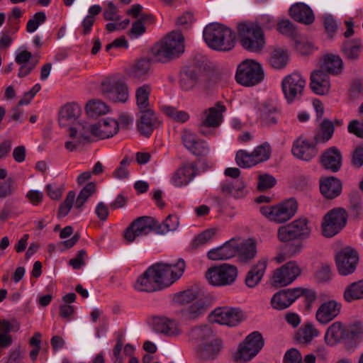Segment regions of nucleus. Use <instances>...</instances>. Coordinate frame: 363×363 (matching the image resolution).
I'll list each match as a JSON object with an SVG mask.
<instances>
[{
  "label": "nucleus",
  "mask_w": 363,
  "mask_h": 363,
  "mask_svg": "<svg viewBox=\"0 0 363 363\" xmlns=\"http://www.w3.org/2000/svg\"><path fill=\"white\" fill-rule=\"evenodd\" d=\"M203 34L205 42L213 50L228 52L235 45L233 31L224 25L211 23L206 26Z\"/></svg>",
  "instance_id": "nucleus-1"
},
{
  "label": "nucleus",
  "mask_w": 363,
  "mask_h": 363,
  "mask_svg": "<svg viewBox=\"0 0 363 363\" xmlns=\"http://www.w3.org/2000/svg\"><path fill=\"white\" fill-rule=\"evenodd\" d=\"M241 46L250 52H260L265 45L264 31L257 22L242 21L237 25Z\"/></svg>",
  "instance_id": "nucleus-2"
},
{
  "label": "nucleus",
  "mask_w": 363,
  "mask_h": 363,
  "mask_svg": "<svg viewBox=\"0 0 363 363\" xmlns=\"http://www.w3.org/2000/svg\"><path fill=\"white\" fill-rule=\"evenodd\" d=\"M184 36L180 31H172L153 48V54L160 62H167L184 51Z\"/></svg>",
  "instance_id": "nucleus-3"
},
{
  "label": "nucleus",
  "mask_w": 363,
  "mask_h": 363,
  "mask_svg": "<svg viewBox=\"0 0 363 363\" xmlns=\"http://www.w3.org/2000/svg\"><path fill=\"white\" fill-rule=\"evenodd\" d=\"M185 267L184 261L180 259L174 264L157 263L150 267L153 268L155 278L161 289L170 286L177 280L182 275Z\"/></svg>",
  "instance_id": "nucleus-4"
},
{
  "label": "nucleus",
  "mask_w": 363,
  "mask_h": 363,
  "mask_svg": "<svg viewBox=\"0 0 363 363\" xmlns=\"http://www.w3.org/2000/svg\"><path fill=\"white\" fill-rule=\"evenodd\" d=\"M264 345V340L259 332H253L242 342L233 356L237 363H245L255 357Z\"/></svg>",
  "instance_id": "nucleus-5"
},
{
  "label": "nucleus",
  "mask_w": 363,
  "mask_h": 363,
  "mask_svg": "<svg viewBox=\"0 0 363 363\" xmlns=\"http://www.w3.org/2000/svg\"><path fill=\"white\" fill-rule=\"evenodd\" d=\"M264 71L259 63L252 60H245L237 69L236 81L245 86H252L264 79Z\"/></svg>",
  "instance_id": "nucleus-6"
},
{
  "label": "nucleus",
  "mask_w": 363,
  "mask_h": 363,
  "mask_svg": "<svg viewBox=\"0 0 363 363\" xmlns=\"http://www.w3.org/2000/svg\"><path fill=\"white\" fill-rule=\"evenodd\" d=\"M297 208L296 201L291 199L279 205L262 207L261 212L269 220L282 223L288 221L294 216Z\"/></svg>",
  "instance_id": "nucleus-7"
},
{
  "label": "nucleus",
  "mask_w": 363,
  "mask_h": 363,
  "mask_svg": "<svg viewBox=\"0 0 363 363\" xmlns=\"http://www.w3.org/2000/svg\"><path fill=\"white\" fill-rule=\"evenodd\" d=\"M238 275L235 266L229 264H222L210 267L206 277L214 286H225L234 282Z\"/></svg>",
  "instance_id": "nucleus-8"
},
{
  "label": "nucleus",
  "mask_w": 363,
  "mask_h": 363,
  "mask_svg": "<svg viewBox=\"0 0 363 363\" xmlns=\"http://www.w3.org/2000/svg\"><path fill=\"white\" fill-rule=\"evenodd\" d=\"M270 153L269 145L264 143L257 147L252 152L243 150L238 151L235 160L240 167L243 168L250 167L267 160L270 157Z\"/></svg>",
  "instance_id": "nucleus-9"
},
{
  "label": "nucleus",
  "mask_w": 363,
  "mask_h": 363,
  "mask_svg": "<svg viewBox=\"0 0 363 363\" xmlns=\"http://www.w3.org/2000/svg\"><path fill=\"white\" fill-rule=\"evenodd\" d=\"M347 213L342 208H334L324 217L322 223L323 234L325 237H333L338 233L347 223Z\"/></svg>",
  "instance_id": "nucleus-10"
},
{
  "label": "nucleus",
  "mask_w": 363,
  "mask_h": 363,
  "mask_svg": "<svg viewBox=\"0 0 363 363\" xmlns=\"http://www.w3.org/2000/svg\"><path fill=\"white\" fill-rule=\"evenodd\" d=\"M102 95L113 102L125 103L129 97L128 87L121 80L107 79L100 86Z\"/></svg>",
  "instance_id": "nucleus-11"
},
{
  "label": "nucleus",
  "mask_w": 363,
  "mask_h": 363,
  "mask_svg": "<svg viewBox=\"0 0 363 363\" xmlns=\"http://www.w3.org/2000/svg\"><path fill=\"white\" fill-rule=\"evenodd\" d=\"M157 233V220L150 216L136 218L125 230L124 238L128 242H133L137 237L146 235L151 231Z\"/></svg>",
  "instance_id": "nucleus-12"
},
{
  "label": "nucleus",
  "mask_w": 363,
  "mask_h": 363,
  "mask_svg": "<svg viewBox=\"0 0 363 363\" xmlns=\"http://www.w3.org/2000/svg\"><path fill=\"white\" fill-rule=\"evenodd\" d=\"M306 86V81L297 72L286 76L282 81L281 87L288 102L300 98Z\"/></svg>",
  "instance_id": "nucleus-13"
},
{
  "label": "nucleus",
  "mask_w": 363,
  "mask_h": 363,
  "mask_svg": "<svg viewBox=\"0 0 363 363\" xmlns=\"http://www.w3.org/2000/svg\"><path fill=\"white\" fill-rule=\"evenodd\" d=\"M301 273L296 262L290 261L276 269L272 276L273 284L284 286L292 283Z\"/></svg>",
  "instance_id": "nucleus-14"
},
{
  "label": "nucleus",
  "mask_w": 363,
  "mask_h": 363,
  "mask_svg": "<svg viewBox=\"0 0 363 363\" xmlns=\"http://www.w3.org/2000/svg\"><path fill=\"white\" fill-rule=\"evenodd\" d=\"M359 257L356 251L345 248L335 257L337 270L341 275H348L354 272Z\"/></svg>",
  "instance_id": "nucleus-15"
},
{
  "label": "nucleus",
  "mask_w": 363,
  "mask_h": 363,
  "mask_svg": "<svg viewBox=\"0 0 363 363\" xmlns=\"http://www.w3.org/2000/svg\"><path fill=\"white\" fill-rule=\"evenodd\" d=\"M212 316L216 323L228 326H235L243 319L242 312L238 308H219Z\"/></svg>",
  "instance_id": "nucleus-16"
},
{
  "label": "nucleus",
  "mask_w": 363,
  "mask_h": 363,
  "mask_svg": "<svg viewBox=\"0 0 363 363\" xmlns=\"http://www.w3.org/2000/svg\"><path fill=\"white\" fill-rule=\"evenodd\" d=\"M118 122L112 118L102 119L90 126L91 134L100 139L111 138L118 133Z\"/></svg>",
  "instance_id": "nucleus-17"
},
{
  "label": "nucleus",
  "mask_w": 363,
  "mask_h": 363,
  "mask_svg": "<svg viewBox=\"0 0 363 363\" xmlns=\"http://www.w3.org/2000/svg\"><path fill=\"white\" fill-rule=\"evenodd\" d=\"M341 307V303L335 300L323 303L316 311V320L323 325L328 324L340 314Z\"/></svg>",
  "instance_id": "nucleus-18"
},
{
  "label": "nucleus",
  "mask_w": 363,
  "mask_h": 363,
  "mask_svg": "<svg viewBox=\"0 0 363 363\" xmlns=\"http://www.w3.org/2000/svg\"><path fill=\"white\" fill-rule=\"evenodd\" d=\"M225 110V107L222 103L217 102L214 106L205 110L201 124L208 128L218 127L223 121V113Z\"/></svg>",
  "instance_id": "nucleus-19"
},
{
  "label": "nucleus",
  "mask_w": 363,
  "mask_h": 363,
  "mask_svg": "<svg viewBox=\"0 0 363 363\" xmlns=\"http://www.w3.org/2000/svg\"><path fill=\"white\" fill-rule=\"evenodd\" d=\"M342 154L335 147L327 149L320 156V162L323 167L331 171L337 172L342 166Z\"/></svg>",
  "instance_id": "nucleus-20"
},
{
  "label": "nucleus",
  "mask_w": 363,
  "mask_h": 363,
  "mask_svg": "<svg viewBox=\"0 0 363 363\" xmlns=\"http://www.w3.org/2000/svg\"><path fill=\"white\" fill-rule=\"evenodd\" d=\"M311 88L317 94H327L330 90L328 74L320 68L315 70L311 75Z\"/></svg>",
  "instance_id": "nucleus-21"
},
{
  "label": "nucleus",
  "mask_w": 363,
  "mask_h": 363,
  "mask_svg": "<svg viewBox=\"0 0 363 363\" xmlns=\"http://www.w3.org/2000/svg\"><path fill=\"white\" fill-rule=\"evenodd\" d=\"M238 252V242L232 239L222 246L212 249L208 252V257L211 260L228 259L234 257Z\"/></svg>",
  "instance_id": "nucleus-22"
},
{
  "label": "nucleus",
  "mask_w": 363,
  "mask_h": 363,
  "mask_svg": "<svg viewBox=\"0 0 363 363\" xmlns=\"http://www.w3.org/2000/svg\"><path fill=\"white\" fill-rule=\"evenodd\" d=\"M345 340H348L347 328L340 321L330 325L326 330L325 340L328 345H335Z\"/></svg>",
  "instance_id": "nucleus-23"
},
{
  "label": "nucleus",
  "mask_w": 363,
  "mask_h": 363,
  "mask_svg": "<svg viewBox=\"0 0 363 363\" xmlns=\"http://www.w3.org/2000/svg\"><path fill=\"white\" fill-rule=\"evenodd\" d=\"M289 15L297 22L306 25L313 23L315 19L313 11L303 3H296L292 5L289 9Z\"/></svg>",
  "instance_id": "nucleus-24"
},
{
  "label": "nucleus",
  "mask_w": 363,
  "mask_h": 363,
  "mask_svg": "<svg viewBox=\"0 0 363 363\" xmlns=\"http://www.w3.org/2000/svg\"><path fill=\"white\" fill-rule=\"evenodd\" d=\"M315 145L309 143L306 140L298 138L294 143L292 153L301 160L308 161L317 154Z\"/></svg>",
  "instance_id": "nucleus-25"
},
{
  "label": "nucleus",
  "mask_w": 363,
  "mask_h": 363,
  "mask_svg": "<svg viewBox=\"0 0 363 363\" xmlns=\"http://www.w3.org/2000/svg\"><path fill=\"white\" fill-rule=\"evenodd\" d=\"M298 291L294 288L277 293L272 298V306L279 310L286 308L298 297Z\"/></svg>",
  "instance_id": "nucleus-26"
},
{
  "label": "nucleus",
  "mask_w": 363,
  "mask_h": 363,
  "mask_svg": "<svg viewBox=\"0 0 363 363\" xmlns=\"http://www.w3.org/2000/svg\"><path fill=\"white\" fill-rule=\"evenodd\" d=\"M198 169L196 165L187 163L177 170L172 177V181L177 186L186 185L196 175Z\"/></svg>",
  "instance_id": "nucleus-27"
},
{
  "label": "nucleus",
  "mask_w": 363,
  "mask_h": 363,
  "mask_svg": "<svg viewBox=\"0 0 363 363\" xmlns=\"http://www.w3.org/2000/svg\"><path fill=\"white\" fill-rule=\"evenodd\" d=\"M203 77L200 67H193L182 72L180 74L179 84L182 89L190 90Z\"/></svg>",
  "instance_id": "nucleus-28"
},
{
  "label": "nucleus",
  "mask_w": 363,
  "mask_h": 363,
  "mask_svg": "<svg viewBox=\"0 0 363 363\" xmlns=\"http://www.w3.org/2000/svg\"><path fill=\"white\" fill-rule=\"evenodd\" d=\"M320 190L325 198L333 199L341 193V182L334 177L325 178L320 180Z\"/></svg>",
  "instance_id": "nucleus-29"
},
{
  "label": "nucleus",
  "mask_w": 363,
  "mask_h": 363,
  "mask_svg": "<svg viewBox=\"0 0 363 363\" xmlns=\"http://www.w3.org/2000/svg\"><path fill=\"white\" fill-rule=\"evenodd\" d=\"M153 268L150 267L141 275L135 284L136 289L140 291L152 292L160 290V285L155 278Z\"/></svg>",
  "instance_id": "nucleus-30"
},
{
  "label": "nucleus",
  "mask_w": 363,
  "mask_h": 363,
  "mask_svg": "<svg viewBox=\"0 0 363 363\" xmlns=\"http://www.w3.org/2000/svg\"><path fill=\"white\" fill-rule=\"evenodd\" d=\"M81 108L76 103H69L61 108L59 123L61 126H67L74 123L81 114Z\"/></svg>",
  "instance_id": "nucleus-31"
},
{
  "label": "nucleus",
  "mask_w": 363,
  "mask_h": 363,
  "mask_svg": "<svg viewBox=\"0 0 363 363\" xmlns=\"http://www.w3.org/2000/svg\"><path fill=\"white\" fill-rule=\"evenodd\" d=\"M267 267V261L260 260L253 265L247 272L245 278V284L249 287H255L262 279Z\"/></svg>",
  "instance_id": "nucleus-32"
},
{
  "label": "nucleus",
  "mask_w": 363,
  "mask_h": 363,
  "mask_svg": "<svg viewBox=\"0 0 363 363\" xmlns=\"http://www.w3.org/2000/svg\"><path fill=\"white\" fill-rule=\"evenodd\" d=\"M318 335L319 331L315 328L314 325L307 323L297 330L295 334V340L300 344L307 345Z\"/></svg>",
  "instance_id": "nucleus-33"
},
{
  "label": "nucleus",
  "mask_w": 363,
  "mask_h": 363,
  "mask_svg": "<svg viewBox=\"0 0 363 363\" xmlns=\"http://www.w3.org/2000/svg\"><path fill=\"white\" fill-rule=\"evenodd\" d=\"M257 253L256 242L253 239H248L243 242L238 243V254L241 262H246L252 259Z\"/></svg>",
  "instance_id": "nucleus-34"
},
{
  "label": "nucleus",
  "mask_w": 363,
  "mask_h": 363,
  "mask_svg": "<svg viewBox=\"0 0 363 363\" xmlns=\"http://www.w3.org/2000/svg\"><path fill=\"white\" fill-rule=\"evenodd\" d=\"M343 67V62L341 58L333 54L326 55L323 62L320 65V68L328 74H337L341 72Z\"/></svg>",
  "instance_id": "nucleus-35"
},
{
  "label": "nucleus",
  "mask_w": 363,
  "mask_h": 363,
  "mask_svg": "<svg viewBox=\"0 0 363 363\" xmlns=\"http://www.w3.org/2000/svg\"><path fill=\"white\" fill-rule=\"evenodd\" d=\"M155 327L157 331L168 336H175L180 333L177 323L167 318H157L155 319Z\"/></svg>",
  "instance_id": "nucleus-36"
},
{
  "label": "nucleus",
  "mask_w": 363,
  "mask_h": 363,
  "mask_svg": "<svg viewBox=\"0 0 363 363\" xmlns=\"http://www.w3.org/2000/svg\"><path fill=\"white\" fill-rule=\"evenodd\" d=\"M220 340H213L207 343H203L197 351L198 356L203 360L214 359L220 350Z\"/></svg>",
  "instance_id": "nucleus-37"
},
{
  "label": "nucleus",
  "mask_w": 363,
  "mask_h": 363,
  "mask_svg": "<svg viewBox=\"0 0 363 363\" xmlns=\"http://www.w3.org/2000/svg\"><path fill=\"white\" fill-rule=\"evenodd\" d=\"M140 112L142 116L138 125V129L142 135L149 136L155 126L154 112L151 109Z\"/></svg>",
  "instance_id": "nucleus-38"
},
{
  "label": "nucleus",
  "mask_w": 363,
  "mask_h": 363,
  "mask_svg": "<svg viewBox=\"0 0 363 363\" xmlns=\"http://www.w3.org/2000/svg\"><path fill=\"white\" fill-rule=\"evenodd\" d=\"M189 335L192 339L201 341L202 344L218 340L217 339H214L213 329L211 325H208L192 328Z\"/></svg>",
  "instance_id": "nucleus-39"
},
{
  "label": "nucleus",
  "mask_w": 363,
  "mask_h": 363,
  "mask_svg": "<svg viewBox=\"0 0 363 363\" xmlns=\"http://www.w3.org/2000/svg\"><path fill=\"white\" fill-rule=\"evenodd\" d=\"M151 92V86L145 84L138 86L135 90L136 104L140 111L150 108L149 96Z\"/></svg>",
  "instance_id": "nucleus-40"
},
{
  "label": "nucleus",
  "mask_w": 363,
  "mask_h": 363,
  "mask_svg": "<svg viewBox=\"0 0 363 363\" xmlns=\"http://www.w3.org/2000/svg\"><path fill=\"white\" fill-rule=\"evenodd\" d=\"M150 62L148 60H138L128 70V75L133 79H144L149 73Z\"/></svg>",
  "instance_id": "nucleus-41"
},
{
  "label": "nucleus",
  "mask_w": 363,
  "mask_h": 363,
  "mask_svg": "<svg viewBox=\"0 0 363 363\" xmlns=\"http://www.w3.org/2000/svg\"><path fill=\"white\" fill-rule=\"evenodd\" d=\"M334 125L332 121L324 119L320 125L319 131L314 136L315 144L324 143L328 141L334 133Z\"/></svg>",
  "instance_id": "nucleus-42"
},
{
  "label": "nucleus",
  "mask_w": 363,
  "mask_h": 363,
  "mask_svg": "<svg viewBox=\"0 0 363 363\" xmlns=\"http://www.w3.org/2000/svg\"><path fill=\"white\" fill-rule=\"evenodd\" d=\"M344 299L347 302L363 298V279L353 282L348 285L343 294Z\"/></svg>",
  "instance_id": "nucleus-43"
},
{
  "label": "nucleus",
  "mask_w": 363,
  "mask_h": 363,
  "mask_svg": "<svg viewBox=\"0 0 363 363\" xmlns=\"http://www.w3.org/2000/svg\"><path fill=\"white\" fill-rule=\"evenodd\" d=\"M86 114L91 118H96L109 111L108 106L101 100H90L86 105Z\"/></svg>",
  "instance_id": "nucleus-44"
},
{
  "label": "nucleus",
  "mask_w": 363,
  "mask_h": 363,
  "mask_svg": "<svg viewBox=\"0 0 363 363\" xmlns=\"http://www.w3.org/2000/svg\"><path fill=\"white\" fill-rule=\"evenodd\" d=\"M289 55L287 51L282 48H275L272 52L269 63L272 67L276 69L284 67L288 62Z\"/></svg>",
  "instance_id": "nucleus-45"
},
{
  "label": "nucleus",
  "mask_w": 363,
  "mask_h": 363,
  "mask_svg": "<svg viewBox=\"0 0 363 363\" xmlns=\"http://www.w3.org/2000/svg\"><path fill=\"white\" fill-rule=\"evenodd\" d=\"M361 48V43L359 40H347L342 45V51L348 59L356 60L359 55Z\"/></svg>",
  "instance_id": "nucleus-46"
},
{
  "label": "nucleus",
  "mask_w": 363,
  "mask_h": 363,
  "mask_svg": "<svg viewBox=\"0 0 363 363\" xmlns=\"http://www.w3.org/2000/svg\"><path fill=\"white\" fill-rule=\"evenodd\" d=\"M290 225L298 238V240H304L310 236L311 229L308 226V220L306 218L295 220L290 223Z\"/></svg>",
  "instance_id": "nucleus-47"
},
{
  "label": "nucleus",
  "mask_w": 363,
  "mask_h": 363,
  "mask_svg": "<svg viewBox=\"0 0 363 363\" xmlns=\"http://www.w3.org/2000/svg\"><path fill=\"white\" fill-rule=\"evenodd\" d=\"M277 30L282 35L294 40L298 38V33L294 24L289 19H281L277 23Z\"/></svg>",
  "instance_id": "nucleus-48"
},
{
  "label": "nucleus",
  "mask_w": 363,
  "mask_h": 363,
  "mask_svg": "<svg viewBox=\"0 0 363 363\" xmlns=\"http://www.w3.org/2000/svg\"><path fill=\"white\" fill-rule=\"evenodd\" d=\"M245 185L242 182L238 184L233 183H223L220 186L221 191L226 196H233L235 199L241 198L243 196V189Z\"/></svg>",
  "instance_id": "nucleus-49"
},
{
  "label": "nucleus",
  "mask_w": 363,
  "mask_h": 363,
  "mask_svg": "<svg viewBox=\"0 0 363 363\" xmlns=\"http://www.w3.org/2000/svg\"><path fill=\"white\" fill-rule=\"evenodd\" d=\"M79 130L74 127L69 128V137L74 138L77 136L78 132H79L78 143L82 145L90 143L91 142V139L90 136L87 134L89 131L90 132V127H88L86 124L84 123H79Z\"/></svg>",
  "instance_id": "nucleus-50"
},
{
  "label": "nucleus",
  "mask_w": 363,
  "mask_h": 363,
  "mask_svg": "<svg viewBox=\"0 0 363 363\" xmlns=\"http://www.w3.org/2000/svg\"><path fill=\"white\" fill-rule=\"evenodd\" d=\"M96 186L94 182L88 183L79 192L75 202V207L82 208L86 200L96 192Z\"/></svg>",
  "instance_id": "nucleus-51"
},
{
  "label": "nucleus",
  "mask_w": 363,
  "mask_h": 363,
  "mask_svg": "<svg viewBox=\"0 0 363 363\" xmlns=\"http://www.w3.org/2000/svg\"><path fill=\"white\" fill-rule=\"evenodd\" d=\"M179 225L178 218L174 215H169L162 223L157 222V233L164 234L175 230Z\"/></svg>",
  "instance_id": "nucleus-52"
},
{
  "label": "nucleus",
  "mask_w": 363,
  "mask_h": 363,
  "mask_svg": "<svg viewBox=\"0 0 363 363\" xmlns=\"http://www.w3.org/2000/svg\"><path fill=\"white\" fill-rule=\"evenodd\" d=\"M76 199V194L73 191L68 192L64 202L59 207L57 216L60 218L66 216L73 206Z\"/></svg>",
  "instance_id": "nucleus-53"
},
{
  "label": "nucleus",
  "mask_w": 363,
  "mask_h": 363,
  "mask_svg": "<svg viewBox=\"0 0 363 363\" xmlns=\"http://www.w3.org/2000/svg\"><path fill=\"white\" fill-rule=\"evenodd\" d=\"M278 238L281 242H289L298 240L290 223L282 225L278 229Z\"/></svg>",
  "instance_id": "nucleus-54"
},
{
  "label": "nucleus",
  "mask_w": 363,
  "mask_h": 363,
  "mask_svg": "<svg viewBox=\"0 0 363 363\" xmlns=\"http://www.w3.org/2000/svg\"><path fill=\"white\" fill-rule=\"evenodd\" d=\"M162 110L168 117L177 122L184 123L189 119V115L187 113L182 111H178L173 107L164 106Z\"/></svg>",
  "instance_id": "nucleus-55"
},
{
  "label": "nucleus",
  "mask_w": 363,
  "mask_h": 363,
  "mask_svg": "<svg viewBox=\"0 0 363 363\" xmlns=\"http://www.w3.org/2000/svg\"><path fill=\"white\" fill-rule=\"evenodd\" d=\"M197 298V294L192 289H188L177 294L174 297V301L177 303L184 305L190 303Z\"/></svg>",
  "instance_id": "nucleus-56"
},
{
  "label": "nucleus",
  "mask_w": 363,
  "mask_h": 363,
  "mask_svg": "<svg viewBox=\"0 0 363 363\" xmlns=\"http://www.w3.org/2000/svg\"><path fill=\"white\" fill-rule=\"evenodd\" d=\"M276 179L268 174H259L258 177L257 189L259 191H264L272 188L276 184Z\"/></svg>",
  "instance_id": "nucleus-57"
},
{
  "label": "nucleus",
  "mask_w": 363,
  "mask_h": 363,
  "mask_svg": "<svg viewBox=\"0 0 363 363\" xmlns=\"http://www.w3.org/2000/svg\"><path fill=\"white\" fill-rule=\"evenodd\" d=\"M301 240H295L289 242H285L286 244L283 247L284 254L288 257H291L296 254L300 252L303 247V243Z\"/></svg>",
  "instance_id": "nucleus-58"
},
{
  "label": "nucleus",
  "mask_w": 363,
  "mask_h": 363,
  "mask_svg": "<svg viewBox=\"0 0 363 363\" xmlns=\"http://www.w3.org/2000/svg\"><path fill=\"white\" fill-rule=\"evenodd\" d=\"M45 20L46 16L44 12H37L34 14L33 18L28 21L26 26L27 31L28 33L34 32L40 24L45 21Z\"/></svg>",
  "instance_id": "nucleus-59"
},
{
  "label": "nucleus",
  "mask_w": 363,
  "mask_h": 363,
  "mask_svg": "<svg viewBox=\"0 0 363 363\" xmlns=\"http://www.w3.org/2000/svg\"><path fill=\"white\" fill-rule=\"evenodd\" d=\"M277 110L275 108L269 106H264L262 109V120L267 124H275L277 122L275 113Z\"/></svg>",
  "instance_id": "nucleus-60"
},
{
  "label": "nucleus",
  "mask_w": 363,
  "mask_h": 363,
  "mask_svg": "<svg viewBox=\"0 0 363 363\" xmlns=\"http://www.w3.org/2000/svg\"><path fill=\"white\" fill-rule=\"evenodd\" d=\"M205 310L203 304L196 301L192 303L186 311L185 315L189 319H194L201 314Z\"/></svg>",
  "instance_id": "nucleus-61"
},
{
  "label": "nucleus",
  "mask_w": 363,
  "mask_h": 363,
  "mask_svg": "<svg viewBox=\"0 0 363 363\" xmlns=\"http://www.w3.org/2000/svg\"><path fill=\"white\" fill-rule=\"evenodd\" d=\"M348 339H354L363 335V324L360 321H354L347 329Z\"/></svg>",
  "instance_id": "nucleus-62"
},
{
  "label": "nucleus",
  "mask_w": 363,
  "mask_h": 363,
  "mask_svg": "<svg viewBox=\"0 0 363 363\" xmlns=\"http://www.w3.org/2000/svg\"><path fill=\"white\" fill-rule=\"evenodd\" d=\"M284 363H303L301 353L296 349L289 350L284 358Z\"/></svg>",
  "instance_id": "nucleus-63"
},
{
  "label": "nucleus",
  "mask_w": 363,
  "mask_h": 363,
  "mask_svg": "<svg viewBox=\"0 0 363 363\" xmlns=\"http://www.w3.org/2000/svg\"><path fill=\"white\" fill-rule=\"evenodd\" d=\"M348 131L359 138H363V119L352 120L348 125Z\"/></svg>",
  "instance_id": "nucleus-64"
}]
</instances>
